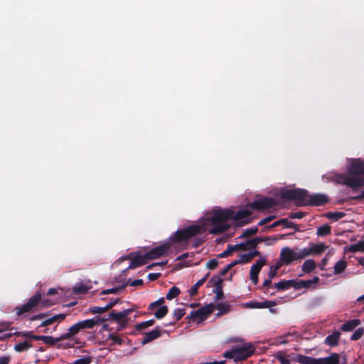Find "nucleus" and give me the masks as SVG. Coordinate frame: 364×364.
Segmentation results:
<instances>
[{"mask_svg": "<svg viewBox=\"0 0 364 364\" xmlns=\"http://www.w3.org/2000/svg\"><path fill=\"white\" fill-rule=\"evenodd\" d=\"M210 273H207L203 278L198 280L190 289L191 296H194L197 294L198 288L202 286L209 277Z\"/></svg>", "mask_w": 364, "mask_h": 364, "instance_id": "nucleus-25", "label": "nucleus"}, {"mask_svg": "<svg viewBox=\"0 0 364 364\" xmlns=\"http://www.w3.org/2000/svg\"><path fill=\"white\" fill-rule=\"evenodd\" d=\"M364 252V240L344 247V252Z\"/></svg>", "mask_w": 364, "mask_h": 364, "instance_id": "nucleus-16", "label": "nucleus"}, {"mask_svg": "<svg viewBox=\"0 0 364 364\" xmlns=\"http://www.w3.org/2000/svg\"><path fill=\"white\" fill-rule=\"evenodd\" d=\"M278 359L281 362L282 364H291V361L285 357L279 356Z\"/></svg>", "mask_w": 364, "mask_h": 364, "instance_id": "nucleus-63", "label": "nucleus"}, {"mask_svg": "<svg viewBox=\"0 0 364 364\" xmlns=\"http://www.w3.org/2000/svg\"><path fill=\"white\" fill-rule=\"evenodd\" d=\"M240 259L242 263H247L252 259L250 253L241 255Z\"/></svg>", "mask_w": 364, "mask_h": 364, "instance_id": "nucleus-56", "label": "nucleus"}, {"mask_svg": "<svg viewBox=\"0 0 364 364\" xmlns=\"http://www.w3.org/2000/svg\"><path fill=\"white\" fill-rule=\"evenodd\" d=\"M274 286L278 290H284V289H288L286 280H282V281H280L279 282L275 283L274 284Z\"/></svg>", "mask_w": 364, "mask_h": 364, "instance_id": "nucleus-51", "label": "nucleus"}, {"mask_svg": "<svg viewBox=\"0 0 364 364\" xmlns=\"http://www.w3.org/2000/svg\"><path fill=\"white\" fill-rule=\"evenodd\" d=\"M38 339H41V341H43L45 343L53 346L57 342L62 341L63 339H60V337L58 338H54L52 336H41V337H38Z\"/></svg>", "mask_w": 364, "mask_h": 364, "instance_id": "nucleus-29", "label": "nucleus"}, {"mask_svg": "<svg viewBox=\"0 0 364 364\" xmlns=\"http://www.w3.org/2000/svg\"><path fill=\"white\" fill-rule=\"evenodd\" d=\"M328 198L324 194L309 195L307 193L306 205H321L327 203Z\"/></svg>", "mask_w": 364, "mask_h": 364, "instance_id": "nucleus-12", "label": "nucleus"}, {"mask_svg": "<svg viewBox=\"0 0 364 364\" xmlns=\"http://www.w3.org/2000/svg\"><path fill=\"white\" fill-rule=\"evenodd\" d=\"M79 323L80 324L82 329H85V328L91 329L94 327L93 324H92V319H87V320H85L83 321H80Z\"/></svg>", "mask_w": 364, "mask_h": 364, "instance_id": "nucleus-45", "label": "nucleus"}, {"mask_svg": "<svg viewBox=\"0 0 364 364\" xmlns=\"http://www.w3.org/2000/svg\"><path fill=\"white\" fill-rule=\"evenodd\" d=\"M161 330L157 327L154 330L144 333V336L141 341V343L144 345L146 344V343L158 338L159 337L161 336Z\"/></svg>", "mask_w": 364, "mask_h": 364, "instance_id": "nucleus-15", "label": "nucleus"}, {"mask_svg": "<svg viewBox=\"0 0 364 364\" xmlns=\"http://www.w3.org/2000/svg\"><path fill=\"white\" fill-rule=\"evenodd\" d=\"M168 313V307L166 306H161L155 313L154 315L157 318L164 317Z\"/></svg>", "mask_w": 364, "mask_h": 364, "instance_id": "nucleus-35", "label": "nucleus"}, {"mask_svg": "<svg viewBox=\"0 0 364 364\" xmlns=\"http://www.w3.org/2000/svg\"><path fill=\"white\" fill-rule=\"evenodd\" d=\"M267 263V260L264 258L258 260L255 264L251 267L250 272V278L251 281L255 284H257L258 282V274L262 269V267L265 265Z\"/></svg>", "mask_w": 364, "mask_h": 364, "instance_id": "nucleus-11", "label": "nucleus"}, {"mask_svg": "<svg viewBox=\"0 0 364 364\" xmlns=\"http://www.w3.org/2000/svg\"><path fill=\"white\" fill-rule=\"evenodd\" d=\"M218 265V262L215 259L209 260L208 262V263L206 264L207 268H208L210 269H214L217 268Z\"/></svg>", "mask_w": 364, "mask_h": 364, "instance_id": "nucleus-53", "label": "nucleus"}, {"mask_svg": "<svg viewBox=\"0 0 364 364\" xmlns=\"http://www.w3.org/2000/svg\"><path fill=\"white\" fill-rule=\"evenodd\" d=\"M344 215H345V213H343L342 212H334V213H328L327 217L329 219L338 220L342 218Z\"/></svg>", "mask_w": 364, "mask_h": 364, "instance_id": "nucleus-42", "label": "nucleus"}, {"mask_svg": "<svg viewBox=\"0 0 364 364\" xmlns=\"http://www.w3.org/2000/svg\"><path fill=\"white\" fill-rule=\"evenodd\" d=\"M41 300V294L39 293L36 294L28 299L26 304L15 309L16 314L18 316H21L25 313L33 312L36 306L40 303Z\"/></svg>", "mask_w": 364, "mask_h": 364, "instance_id": "nucleus-6", "label": "nucleus"}, {"mask_svg": "<svg viewBox=\"0 0 364 364\" xmlns=\"http://www.w3.org/2000/svg\"><path fill=\"white\" fill-rule=\"evenodd\" d=\"M132 312V309H126L120 312L112 311L108 315L109 320L117 321L121 328H124L127 324V317Z\"/></svg>", "mask_w": 364, "mask_h": 364, "instance_id": "nucleus-8", "label": "nucleus"}, {"mask_svg": "<svg viewBox=\"0 0 364 364\" xmlns=\"http://www.w3.org/2000/svg\"><path fill=\"white\" fill-rule=\"evenodd\" d=\"M66 315L64 314L55 315L48 319L43 321L40 326H46L53 324L55 321H61L65 318Z\"/></svg>", "mask_w": 364, "mask_h": 364, "instance_id": "nucleus-21", "label": "nucleus"}, {"mask_svg": "<svg viewBox=\"0 0 364 364\" xmlns=\"http://www.w3.org/2000/svg\"><path fill=\"white\" fill-rule=\"evenodd\" d=\"M145 255H136L132 259V262L129 266V269H134L137 267L141 266L145 264V260L147 259Z\"/></svg>", "mask_w": 364, "mask_h": 364, "instance_id": "nucleus-19", "label": "nucleus"}, {"mask_svg": "<svg viewBox=\"0 0 364 364\" xmlns=\"http://www.w3.org/2000/svg\"><path fill=\"white\" fill-rule=\"evenodd\" d=\"M18 335H21L23 337L29 338L36 341H41V339H38L36 338L41 337V336L33 335L31 332L19 333Z\"/></svg>", "mask_w": 364, "mask_h": 364, "instance_id": "nucleus-55", "label": "nucleus"}, {"mask_svg": "<svg viewBox=\"0 0 364 364\" xmlns=\"http://www.w3.org/2000/svg\"><path fill=\"white\" fill-rule=\"evenodd\" d=\"M10 362V357L4 356L0 358V364H9Z\"/></svg>", "mask_w": 364, "mask_h": 364, "instance_id": "nucleus-64", "label": "nucleus"}, {"mask_svg": "<svg viewBox=\"0 0 364 364\" xmlns=\"http://www.w3.org/2000/svg\"><path fill=\"white\" fill-rule=\"evenodd\" d=\"M160 276V273H151L148 275V278L150 281H154L156 280Z\"/></svg>", "mask_w": 364, "mask_h": 364, "instance_id": "nucleus-61", "label": "nucleus"}, {"mask_svg": "<svg viewBox=\"0 0 364 364\" xmlns=\"http://www.w3.org/2000/svg\"><path fill=\"white\" fill-rule=\"evenodd\" d=\"M91 362V358L90 356H87L76 360L71 364H90Z\"/></svg>", "mask_w": 364, "mask_h": 364, "instance_id": "nucleus-49", "label": "nucleus"}, {"mask_svg": "<svg viewBox=\"0 0 364 364\" xmlns=\"http://www.w3.org/2000/svg\"><path fill=\"white\" fill-rule=\"evenodd\" d=\"M254 351V346L252 344H248L242 348H235L230 351H226L223 354V356L226 358L233 359L235 362H237L247 359Z\"/></svg>", "mask_w": 364, "mask_h": 364, "instance_id": "nucleus-3", "label": "nucleus"}, {"mask_svg": "<svg viewBox=\"0 0 364 364\" xmlns=\"http://www.w3.org/2000/svg\"><path fill=\"white\" fill-rule=\"evenodd\" d=\"M171 245H172V242H168L166 243H164L163 245H161L152 249L151 250H150L149 252H148L146 254V258L152 259L158 258V257L165 255L168 251V250L171 248Z\"/></svg>", "mask_w": 364, "mask_h": 364, "instance_id": "nucleus-9", "label": "nucleus"}, {"mask_svg": "<svg viewBox=\"0 0 364 364\" xmlns=\"http://www.w3.org/2000/svg\"><path fill=\"white\" fill-rule=\"evenodd\" d=\"M321 364H346V356H341L337 353H333L329 357L321 359Z\"/></svg>", "mask_w": 364, "mask_h": 364, "instance_id": "nucleus-14", "label": "nucleus"}, {"mask_svg": "<svg viewBox=\"0 0 364 364\" xmlns=\"http://www.w3.org/2000/svg\"><path fill=\"white\" fill-rule=\"evenodd\" d=\"M107 321H109L108 316L107 317L95 316L93 318H92L93 326L100 325Z\"/></svg>", "mask_w": 364, "mask_h": 364, "instance_id": "nucleus-43", "label": "nucleus"}, {"mask_svg": "<svg viewBox=\"0 0 364 364\" xmlns=\"http://www.w3.org/2000/svg\"><path fill=\"white\" fill-rule=\"evenodd\" d=\"M154 324V320H149L146 321L141 322L136 326V328L138 330H143L150 326H152Z\"/></svg>", "mask_w": 364, "mask_h": 364, "instance_id": "nucleus-39", "label": "nucleus"}, {"mask_svg": "<svg viewBox=\"0 0 364 364\" xmlns=\"http://www.w3.org/2000/svg\"><path fill=\"white\" fill-rule=\"evenodd\" d=\"M235 250L232 249V246L230 245L225 251L219 255V257L223 258L230 255Z\"/></svg>", "mask_w": 364, "mask_h": 364, "instance_id": "nucleus-54", "label": "nucleus"}, {"mask_svg": "<svg viewBox=\"0 0 364 364\" xmlns=\"http://www.w3.org/2000/svg\"><path fill=\"white\" fill-rule=\"evenodd\" d=\"M107 311L106 306L104 307L94 306L90 309V312L92 314H102Z\"/></svg>", "mask_w": 364, "mask_h": 364, "instance_id": "nucleus-48", "label": "nucleus"}, {"mask_svg": "<svg viewBox=\"0 0 364 364\" xmlns=\"http://www.w3.org/2000/svg\"><path fill=\"white\" fill-rule=\"evenodd\" d=\"M277 203L274 199L266 197L254 201L250 204V206L255 210H263L272 208Z\"/></svg>", "mask_w": 364, "mask_h": 364, "instance_id": "nucleus-10", "label": "nucleus"}, {"mask_svg": "<svg viewBox=\"0 0 364 364\" xmlns=\"http://www.w3.org/2000/svg\"><path fill=\"white\" fill-rule=\"evenodd\" d=\"M360 324V321L359 319H353L346 322L344 324L341 326V329L343 331H350L357 327Z\"/></svg>", "mask_w": 364, "mask_h": 364, "instance_id": "nucleus-23", "label": "nucleus"}, {"mask_svg": "<svg viewBox=\"0 0 364 364\" xmlns=\"http://www.w3.org/2000/svg\"><path fill=\"white\" fill-rule=\"evenodd\" d=\"M331 228L330 225L326 224L320 226L317 229V235L318 236H326L331 233Z\"/></svg>", "mask_w": 364, "mask_h": 364, "instance_id": "nucleus-31", "label": "nucleus"}, {"mask_svg": "<svg viewBox=\"0 0 364 364\" xmlns=\"http://www.w3.org/2000/svg\"><path fill=\"white\" fill-rule=\"evenodd\" d=\"M349 171L352 176L344 179L345 184L353 188L363 186L364 178L360 175L364 173V163L360 161H353L349 168Z\"/></svg>", "mask_w": 364, "mask_h": 364, "instance_id": "nucleus-2", "label": "nucleus"}, {"mask_svg": "<svg viewBox=\"0 0 364 364\" xmlns=\"http://www.w3.org/2000/svg\"><path fill=\"white\" fill-rule=\"evenodd\" d=\"M363 334H364V329L363 328H359L351 336L350 339L352 341H357L359 338H360Z\"/></svg>", "mask_w": 364, "mask_h": 364, "instance_id": "nucleus-40", "label": "nucleus"}, {"mask_svg": "<svg viewBox=\"0 0 364 364\" xmlns=\"http://www.w3.org/2000/svg\"><path fill=\"white\" fill-rule=\"evenodd\" d=\"M316 267V263L313 259H307L306 260L302 266V270L305 273L311 272Z\"/></svg>", "mask_w": 364, "mask_h": 364, "instance_id": "nucleus-26", "label": "nucleus"}, {"mask_svg": "<svg viewBox=\"0 0 364 364\" xmlns=\"http://www.w3.org/2000/svg\"><path fill=\"white\" fill-rule=\"evenodd\" d=\"M214 309L215 306L213 304H209L192 313L191 316L193 318L197 317L200 320H203L213 311Z\"/></svg>", "mask_w": 364, "mask_h": 364, "instance_id": "nucleus-13", "label": "nucleus"}, {"mask_svg": "<svg viewBox=\"0 0 364 364\" xmlns=\"http://www.w3.org/2000/svg\"><path fill=\"white\" fill-rule=\"evenodd\" d=\"M299 259H301L308 256L312 255L311 247L309 248H304L302 250L297 251Z\"/></svg>", "mask_w": 364, "mask_h": 364, "instance_id": "nucleus-38", "label": "nucleus"}, {"mask_svg": "<svg viewBox=\"0 0 364 364\" xmlns=\"http://www.w3.org/2000/svg\"><path fill=\"white\" fill-rule=\"evenodd\" d=\"M89 290V287L84 284H77L73 287V291L75 294H84Z\"/></svg>", "mask_w": 364, "mask_h": 364, "instance_id": "nucleus-37", "label": "nucleus"}, {"mask_svg": "<svg viewBox=\"0 0 364 364\" xmlns=\"http://www.w3.org/2000/svg\"><path fill=\"white\" fill-rule=\"evenodd\" d=\"M264 240L263 238L257 237V238H255V239L247 241V242H245L247 250L255 248L259 242H261Z\"/></svg>", "mask_w": 364, "mask_h": 364, "instance_id": "nucleus-30", "label": "nucleus"}, {"mask_svg": "<svg viewBox=\"0 0 364 364\" xmlns=\"http://www.w3.org/2000/svg\"><path fill=\"white\" fill-rule=\"evenodd\" d=\"M80 330H82L80 323H77L75 325L72 326L66 333L60 336V339H68L71 336L77 334Z\"/></svg>", "mask_w": 364, "mask_h": 364, "instance_id": "nucleus-18", "label": "nucleus"}, {"mask_svg": "<svg viewBox=\"0 0 364 364\" xmlns=\"http://www.w3.org/2000/svg\"><path fill=\"white\" fill-rule=\"evenodd\" d=\"M230 305L225 303H220L218 304L215 308L219 310V313L218 314V316H220L225 314H227L230 311Z\"/></svg>", "mask_w": 364, "mask_h": 364, "instance_id": "nucleus-32", "label": "nucleus"}, {"mask_svg": "<svg viewBox=\"0 0 364 364\" xmlns=\"http://www.w3.org/2000/svg\"><path fill=\"white\" fill-rule=\"evenodd\" d=\"M232 249L235 251L242 250H247L246 249V244L245 243H241L236 245L232 246Z\"/></svg>", "mask_w": 364, "mask_h": 364, "instance_id": "nucleus-60", "label": "nucleus"}, {"mask_svg": "<svg viewBox=\"0 0 364 364\" xmlns=\"http://www.w3.org/2000/svg\"><path fill=\"white\" fill-rule=\"evenodd\" d=\"M214 293L216 294L215 296V301H218L223 299V291L222 290V288L220 287H217L214 289Z\"/></svg>", "mask_w": 364, "mask_h": 364, "instance_id": "nucleus-52", "label": "nucleus"}, {"mask_svg": "<svg viewBox=\"0 0 364 364\" xmlns=\"http://www.w3.org/2000/svg\"><path fill=\"white\" fill-rule=\"evenodd\" d=\"M284 225L286 228H294L295 230H299V228L296 227L295 224L293 223L289 222L287 219L283 218L281 220H279L277 221H275L274 223H272L270 226H268V228H274L279 225Z\"/></svg>", "mask_w": 364, "mask_h": 364, "instance_id": "nucleus-20", "label": "nucleus"}, {"mask_svg": "<svg viewBox=\"0 0 364 364\" xmlns=\"http://www.w3.org/2000/svg\"><path fill=\"white\" fill-rule=\"evenodd\" d=\"M276 305V302L273 301H266L258 302V309L270 308Z\"/></svg>", "mask_w": 364, "mask_h": 364, "instance_id": "nucleus-44", "label": "nucleus"}, {"mask_svg": "<svg viewBox=\"0 0 364 364\" xmlns=\"http://www.w3.org/2000/svg\"><path fill=\"white\" fill-rule=\"evenodd\" d=\"M186 312L184 309H176L173 312V317L176 321L180 320L184 315Z\"/></svg>", "mask_w": 364, "mask_h": 364, "instance_id": "nucleus-50", "label": "nucleus"}, {"mask_svg": "<svg viewBox=\"0 0 364 364\" xmlns=\"http://www.w3.org/2000/svg\"><path fill=\"white\" fill-rule=\"evenodd\" d=\"M283 264L281 263V262L279 260L274 266H271L269 272L268 273L269 277H270V279H272L274 278V277L277 274L278 269L282 266Z\"/></svg>", "mask_w": 364, "mask_h": 364, "instance_id": "nucleus-34", "label": "nucleus"}, {"mask_svg": "<svg viewBox=\"0 0 364 364\" xmlns=\"http://www.w3.org/2000/svg\"><path fill=\"white\" fill-rule=\"evenodd\" d=\"M299 259L298 252L289 247H284L281 250L279 261L282 264L289 265L294 260H297Z\"/></svg>", "mask_w": 364, "mask_h": 364, "instance_id": "nucleus-7", "label": "nucleus"}, {"mask_svg": "<svg viewBox=\"0 0 364 364\" xmlns=\"http://www.w3.org/2000/svg\"><path fill=\"white\" fill-rule=\"evenodd\" d=\"M327 246H326L323 243L311 244V245L312 255L321 254L324 252Z\"/></svg>", "mask_w": 364, "mask_h": 364, "instance_id": "nucleus-28", "label": "nucleus"}, {"mask_svg": "<svg viewBox=\"0 0 364 364\" xmlns=\"http://www.w3.org/2000/svg\"><path fill=\"white\" fill-rule=\"evenodd\" d=\"M200 230L201 228L200 225H191L187 228L176 232L171 240H172V242L188 241L191 237L200 234Z\"/></svg>", "mask_w": 364, "mask_h": 364, "instance_id": "nucleus-5", "label": "nucleus"}, {"mask_svg": "<svg viewBox=\"0 0 364 364\" xmlns=\"http://www.w3.org/2000/svg\"><path fill=\"white\" fill-rule=\"evenodd\" d=\"M319 282V278L318 277H314L312 279L309 280H300L298 281L297 283V289H309L313 284H316Z\"/></svg>", "mask_w": 364, "mask_h": 364, "instance_id": "nucleus-17", "label": "nucleus"}, {"mask_svg": "<svg viewBox=\"0 0 364 364\" xmlns=\"http://www.w3.org/2000/svg\"><path fill=\"white\" fill-rule=\"evenodd\" d=\"M341 333L338 331H334L332 334L327 336L325 343L329 346H334L338 344Z\"/></svg>", "mask_w": 364, "mask_h": 364, "instance_id": "nucleus-24", "label": "nucleus"}, {"mask_svg": "<svg viewBox=\"0 0 364 364\" xmlns=\"http://www.w3.org/2000/svg\"><path fill=\"white\" fill-rule=\"evenodd\" d=\"M249 210H241L235 213L230 209L214 210L207 218L206 225H210L208 232L213 235H219L228 230L230 225L226 223L229 219L236 221L242 220L251 215Z\"/></svg>", "mask_w": 364, "mask_h": 364, "instance_id": "nucleus-1", "label": "nucleus"}, {"mask_svg": "<svg viewBox=\"0 0 364 364\" xmlns=\"http://www.w3.org/2000/svg\"><path fill=\"white\" fill-rule=\"evenodd\" d=\"M257 231H258L257 228H252L247 229L244 231V232L241 235V237H250L252 235H255L257 232Z\"/></svg>", "mask_w": 364, "mask_h": 364, "instance_id": "nucleus-41", "label": "nucleus"}, {"mask_svg": "<svg viewBox=\"0 0 364 364\" xmlns=\"http://www.w3.org/2000/svg\"><path fill=\"white\" fill-rule=\"evenodd\" d=\"M124 289V287H119L116 288H112L109 289L104 290L101 292V294H117Z\"/></svg>", "mask_w": 364, "mask_h": 364, "instance_id": "nucleus-46", "label": "nucleus"}, {"mask_svg": "<svg viewBox=\"0 0 364 364\" xmlns=\"http://www.w3.org/2000/svg\"><path fill=\"white\" fill-rule=\"evenodd\" d=\"M297 361L301 364H321V359H315L302 355L297 356Z\"/></svg>", "mask_w": 364, "mask_h": 364, "instance_id": "nucleus-22", "label": "nucleus"}, {"mask_svg": "<svg viewBox=\"0 0 364 364\" xmlns=\"http://www.w3.org/2000/svg\"><path fill=\"white\" fill-rule=\"evenodd\" d=\"M179 294L180 289L178 287H173L166 294V299L168 300H171L172 299L179 295Z\"/></svg>", "mask_w": 364, "mask_h": 364, "instance_id": "nucleus-36", "label": "nucleus"}, {"mask_svg": "<svg viewBox=\"0 0 364 364\" xmlns=\"http://www.w3.org/2000/svg\"><path fill=\"white\" fill-rule=\"evenodd\" d=\"M347 267V262L345 260H340L337 262L333 267V273L338 274L342 273Z\"/></svg>", "mask_w": 364, "mask_h": 364, "instance_id": "nucleus-27", "label": "nucleus"}, {"mask_svg": "<svg viewBox=\"0 0 364 364\" xmlns=\"http://www.w3.org/2000/svg\"><path fill=\"white\" fill-rule=\"evenodd\" d=\"M304 216V213L303 212H296V213H291L289 214V218H298L301 219Z\"/></svg>", "mask_w": 364, "mask_h": 364, "instance_id": "nucleus-57", "label": "nucleus"}, {"mask_svg": "<svg viewBox=\"0 0 364 364\" xmlns=\"http://www.w3.org/2000/svg\"><path fill=\"white\" fill-rule=\"evenodd\" d=\"M307 191L304 189H287L281 191V198L291 200L298 205H306Z\"/></svg>", "mask_w": 364, "mask_h": 364, "instance_id": "nucleus-4", "label": "nucleus"}, {"mask_svg": "<svg viewBox=\"0 0 364 364\" xmlns=\"http://www.w3.org/2000/svg\"><path fill=\"white\" fill-rule=\"evenodd\" d=\"M164 302H165L164 298L161 297L159 299H158L157 301L150 304L149 306V309L154 310L155 308L162 305Z\"/></svg>", "mask_w": 364, "mask_h": 364, "instance_id": "nucleus-47", "label": "nucleus"}, {"mask_svg": "<svg viewBox=\"0 0 364 364\" xmlns=\"http://www.w3.org/2000/svg\"><path fill=\"white\" fill-rule=\"evenodd\" d=\"M286 282H287V285L288 287V289L289 287H293L294 288L297 289L298 281H296V280H294V279H291V280H286Z\"/></svg>", "mask_w": 364, "mask_h": 364, "instance_id": "nucleus-59", "label": "nucleus"}, {"mask_svg": "<svg viewBox=\"0 0 364 364\" xmlns=\"http://www.w3.org/2000/svg\"><path fill=\"white\" fill-rule=\"evenodd\" d=\"M43 307H47V306H50L53 304V303H51L50 301V300L48 299H42L41 300L40 303Z\"/></svg>", "mask_w": 364, "mask_h": 364, "instance_id": "nucleus-62", "label": "nucleus"}, {"mask_svg": "<svg viewBox=\"0 0 364 364\" xmlns=\"http://www.w3.org/2000/svg\"><path fill=\"white\" fill-rule=\"evenodd\" d=\"M32 346L28 341H24L15 345L14 349L18 352H21L29 349Z\"/></svg>", "mask_w": 364, "mask_h": 364, "instance_id": "nucleus-33", "label": "nucleus"}, {"mask_svg": "<svg viewBox=\"0 0 364 364\" xmlns=\"http://www.w3.org/2000/svg\"><path fill=\"white\" fill-rule=\"evenodd\" d=\"M274 218H275V216L274 215H272V216H269V217H267L262 220H261L259 222V225H263L267 223H269L270 221H272Z\"/></svg>", "mask_w": 364, "mask_h": 364, "instance_id": "nucleus-58", "label": "nucleus"}]
</instances>
